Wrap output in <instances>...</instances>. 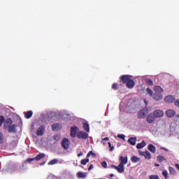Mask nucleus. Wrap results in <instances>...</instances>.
<instances>
[{
    "mask_svg": "<svg viewBox=\"0 0 179 179\" xmlns=\"http://www.w3.org/2000/svg\"><path fill=\"white\" fill-rule=\"evenodd\" d=\"M157 161L159 163H163V162H166L167 160L164 156L159 155L157 157Z\"/></svg>",
    "mask_w": 179,
    "mask_h": 179,
    "instance_id": "nucleus-23",
    "label": "nucleus"
},
{
    "mask_svg": "<svg viewBox=\"0 0 179 179\" xmlns=\"http://www.w3.org/2000/svg\"><path fill=\"white\" fill-rule=\"evenodd\" d=\"M33 160H36V158H29L28 159H27L28 163H31V162H33Z\"/></svg>",
    "mask_w": 179,
    "mask_h": 179,
    "instance_id": "nucleus-47",
    "label": "nucleus"
},
{
    "mask_svg": "<svg viewBox=\"0 0 179 179\" xmlns=\"http://www.w3.org/2000/svg\"><path fill=\"white\" fill-rule=\"evenodd\" d=\"M174 106H176V107H179V99L174 101Z\"/></svg>",
    "mask_w": 179,
    "mask_h": 179,
    "instance_id": "nucleus-45",
    "label": "nucleus"
},
{
    "mask_svg": "<svg viewBox=\"0 0 179 179\" xmlns=\"http://www.w3.org/2000/svg\"><path fill=\"white\" fill-rule=\"evenodd\" d=\"M153 99L156 101H159V100H162V99H163V97L162 96V95H159V93H155L153 95Z\"/></svg>",
    "mask_w": 179,
    "mask_h": 179,
    "instance_id": "nucleus-18",
    "label": "nucleus"
},
{
    "mask_svg": "<svg viewBox=\"0 0 179 179\" xmlns=\"http://www.w3.org/2000/svg\"><path fill=\"white\" fill-rule=\"evenodd\" d=\"M62 128V125L59 123H55L52 125V131H59Z\"/></svg>",
    "mask_w": 179,
    "mask_h": 179,
    "instance_id": "nucleus-14",
    "label": "nucleus"
},
{
    "mask_svg": "<svg viewBox=\"0 0 179 179\" xmlns=\"http://www.w3.org/2000/svg\"><path fill=\"white\" fill-rule=\"evenodd\" d=\"M152 114L154 115L155 118H160L163 117V115H164V112H163V110H156L155 111H154V113H152Z\"/></svg>",
    "mask_w": 179,
    "mask_h": 179,
    "instance_id": "nucleus-9",
    "label": "nucleus"
},
{
    "mask_svg": "<svg viewBox=\"0 0 179 179\" xmlns=\"http://www.w3.org/2000/svg\"><path fill=\"white\" fill-rule=\"evenodd\" d=\"M8 132H13V134L16 133V124H11L8 128Z\"/></svg>",
    "mask_w": 179,
    "mask_h": 179,
    "instance_id": "nucleus-17",
    "label": "nucleus"
},
{
    "mask_svg": "<svg viewBox=\"0 0 179 179\" xmlns=\"http://www.w3.org/2000/svg\"><path fill=\"white\" fill-rule=\"evenodd\" d=\"M129 143L131 145V146H135L136 145V137H131L128 139Z\"/></svg>",
    "mask_w": 179,
    "mask_h": 179,
    "instance_id": "nucleus-15",
    "label": "nucleus"
},
{
    "mask_svg": "<svg viewBox=\"0 0 179 179\" xmlns=\"http://www.w3.org/2000/svg\"><path fill=\"white\" fill-rule=\"evenodd\" d=\"M44 157H45V155L43 153H40L38 154L35 159L38 161V160H41V159H44Z\"/></svg>",
    "mask_w": 179,
    "mask_h": 179,
    "instance_id": "nucleus-28",
    "label": "nucleus"
},
{
    "mask_svg": "<svg viewBox=\"0 0 179 179\" xmlns=\"http://www.w3.org/2000/svg\"><path fill=\"white\" fill-rule=\"evenodd\" d=\"M93 169V164H91L89 168H88V170L90 171Z\"/></svg>",
    "mask_w": 179,
    "mask_h": 179,
    "instance_id": "nucleus-50",
    "label": "nucleus"
},
{
    "mask_svg": "<svg viewBox=\"0 0 179 179\" xmlns=\"http://www.w3.org/2000/svg\"><path fill=\"white\" fill-rule=\"evenodd\" d=\"M120 166L121 167L124 168V166H125V164H127V163H128V157H123V156H120Z\"/></svg>",
    "mask_w": 179,
    "mask_h": 179,
    "instance_id": "nucleus-5",
    "label": "nucleus"
},
{
    "mask_svg": "<svg viewBox=\"0 0 179 179\" xmlns=\"http://www.w3.org/2000/svg\"><path fill=\"white\" fill-rule=\"evenodd\" d=\"M112 167L113 169H115V170H117V171H118L119 173H124V171L125 170V169H124L123 167L120 166V164L118 165V166L113 165Z\"/></svg>",
    "mask_w": 179,
    "mask_h": 179,
    "instance_id": "nucleus-16",
    "label": "nucleus"
},
{
    "mask_svg": "<svg viewBox=\"0 0 179 179\" xmlns=\"http://www.w3.org/2000/svg\"><path fill=\"white\" fill-rule=\"evenodd\" d=\"M162 175L164 176L165 179L169 178V173L167 172V171H163Z\"/></svg>",
    "mask_w": 179,
    "mask_h": 179,
    "instance_id": "nucleus-34",
    "label": "nucleus"
},
{
    "mask_svg": "<svg viewBox=\"0 0 179 179\" xmlns=\"http://www.w3.org/2000/svg\"><path fill=\"white\" fill-rule=\"evenodd\" d=\"M3 143V134L0 131V145Z\"/></svg>",
    "mask_w": 179,
    "mask_h": 179,
    "instance_id": "nucleus-36",
    "label": "nucleus"
},
{
    "mask_svg": "<svg viewBox=\"0 0 179 179\" xmlns=\"http://www.w3.org/2000/svg\"><path fill=\"white\" fill-rule=\"evenodd\" d=\"M145 146L146 142H145V141H143L141 143L137 144L136 148L138 149H143V148H145Z\"/></svg>",
    "mask_w": 179,
    "mask_h": 179,
    "instance_id": "nucleus-19",
    "label": "nucleus"
},
{
    "mask_svg": "<svg viewBox=\"0 0 179 179\" xmlns=\"http://www.w3.org/2000/svg\"><path fill=\"white\" fill-rule=\"evenodd\" d=\"M144 157L146 160H150L152 159V155L150 152L148 150H145V153L144 154Z\"/></svg>",
    "mask_w": 179,
    "mask_h": 179,
    "instance_id": "nucleus-22",
    "label": "nucleus"
},
{
    "mask_svg": "<svg viewBox=\"0 0 179 179\" xmlns=\"http://www.w3.org/2000/svg\"><path fill=\"white\" fill-rule=\"evenodd\" d=\"M83 127L85 131H86V132H90V127H89V123L84 122L83 124Z\"/></svg>",
    "mask_w": 179,
    "mask_h": 179,
    "instance_id": "nucleus-26",
    "label": "nucleus"
},
{
    "mask_svg": "<svg viewBox=\"0 0 179 179\" xmlns=\"http://www.w3.org/2000/svg\"><path fill=\"white\" fill-rule=\"evenodd\" d=\"M77 177L78 178H86V173H83V172H78L77 173Z\"/></svg>",
    "mask_w": 179,
    "mask_h": 179,
    "instance_id": "nucleus-27",
    "label": "nucleus"
},
{
    "mask_svg": "<svg viewBox=\"0 0 179 179\" xmlns=\"http://www.w3.org/2000/svg\"><path fill=\"white\" fill-rule=\"evenodd\" d=\"M101 166H102V167H103L104 169H107V162H101Z\"/></svg>",
    "mask_w": 179,
    "mask_h": 179,
    "instance_id": "nucleus-44",
    "label": "nucleus"
},
{
    "mask_svg": "<svg viewBox=\"0 0 179 179\" xmlns=\"http://www.w3.org/2000/svg\"><path fill=\"white\" fill-rule=\"evenodd\" d=\"M164 101H166V103H174L176 101V98L174 96L169 95L164 98Z\"/></svg>",
    "mask_w": 179,
    "mask_h": 179,
    "instance_id": "nucleus-13",
    "label": "nucleus"
},
{
    "mask_svg": "<svg viewBox=\"0 0 179 179\" xmlns=\"http://www.w3.org/2000/svg\"><path fill=\"white\" fill-rule=\"evenodd\" d=\"M155 120H156V117L153 113H150L147 117V122H148V124H153Z\"/></svg>",
    "mask_w": 179,
    "mask_h": 179,
    "instance_id": "nucleus-10",
    "label": "nucleus"
},
{
    "mask_svg": "<svg viewBox=\"0 0 179 179\" xmlns=\"http://www.w3.org/2000/svg\"><path fill=\"white\" fill-rule=\"evenodd\" d=\"M44 132H45V127L43 125H41L36 130V135L38 136H43L44 135Z\"/></svg>",
    "mask_w": 179,
    "mask_h": 179,
    "instance_id": "nucleus-7",
    "label": "nucleus"
},
{
    "mask_svg": "<svg viewBox=\"0 0 179 179\" xmlns=\"http://www.w3.org/2000/svg\"><path fill=\"white\" fill-rule=\"evenodd\" d=\"M110 177L111 178L114 177V174L113 173L110 174Z\"/></svg>",
    "mask_w": 179,
    "mask_h": 179,
    "instance_id": "nucleus-54",
    "label": "nucleus"
},
{
    "mask_svg": "<svg viewBox=\"0 0 179 179\" xmlns=\"http://www.w3.org/2000/svg\"><path fill=\"white\" fill-rule=\"evenodd\" d=\"M77 137L78 139H87V138H89V134L83 131H81L77 133Z\"/></svg>",
    "mask_w": 179,
    "mask_h": 179,
    "instance_id": "nucleus-3",
    "label": "nucleus"
},
{
    "mask_svg": "<svg viewBox=\"0 0 179 179\" xmlns=\"http://www.w3.org/2000/svg\"><path fill=\"white\" fill-rule=\"evenodd\" d=\"M24 117H25V118H27V120H29V118H31V117H33V111L29 110L28 112H27L26 113H24Z\"/></svg>",
    "mask_w": 179,
    "mask_h": 179,
    "instance_id": "nucleus-21",
    "label": "nucleus"
},
{
    "mask_svg": "<svg viewBox=\"0 0 179 179\" xmlns=\"http://www.w3.org/2000/svg\"><path fill=\"white\" fill-rule=\"evenodd\" d=\"M11 145L15 148L17 146V141H14L11 143Z\"/></svg>",
    "mask_w": 179,
    "mask_h": 179,
    "instance_id": "nucleus-43",
    "label": "nucleus"
},
{
    "mask_svg": "<svg viewBox=\"0 0 179 179\" xmlns=\"http://www.w3.org/2000/svg\"><path fill=\"white\" fill-rule=\"evenodd\" d=\"M145 151L143 152V151L138 150V154L140 156H145Z\"/></svg>",
    "mask_w": 179,
    "mask_h": 179,
    "instance_id": "nucleus-46",
    "label": "nucleus"
},
{
    "mask_svg": "<svg viewBox=\"0 0 179 179\" xmlns=\"http://www.w3.org/2000/svg\"><path fill=\"white\" fill-rule=\"evenodd\" d=\"M90 156L96 157V154L93 151H90L87 155V157H90Z\"/></svg>",
    "mask_w": 179,
    "mask_h": 179,
    "instance_id": "nucleus-33",
    "label": "nucleus"
},
{
    "mask_svg": "<svg viewBox=\"0 0 179 179\" xmlns=\"http://www.w3.org/2000/svg\"><path fill=\"white\" fill-rule=\"evenodd\" d=\"M145 101V104H148V103H146V101Z\"/></svg>",
    "mask_w": 179,
    "mask_h": 179,
    "instance_id": "nucleus-56",
    "label": "nucleus"
},
{
    "mask_svg": "<svg viewBox=\"0 0 179 179\" xmlns=\"http://www.w3.org/2000/svg\"><path fill=\"white\" fill-rule=\"evenodd\" d=\"M78 128L76 126H73L71 128V138H76L78 136Z\"/></svg>",
    "mask_w": 179,
    "mask_h": 179,
    "instance_id": "nucleus-6",
    "label": "nucleus"
},
{
    "mask_svg": "<svg viewBox=\"0 0 179 179\" xmlns=\"http://www.w3.org/2000/svg\"><path fill=\"white\" fill-rule=\"evenodd\" d=\"M80 156H83V153L82 152L78 154V157H80Z\"/></svg>",
    "mask_w": 179,
    "mask_h": 179,
    "instance_id": "nucleus-48",
    "label": "nucleus"
},
{
    "mask_svg": "<svg viewBox=\"0 0 179 179\" xmlns=\"http://www.w3.org/2000/svg\"><path fill=\"white\" fill-rule=\"evenodd\" d=\"M112 89H113V90H117L118 89V84L117 83L113 84Z\"/></svg>",
    "mask_w": 179,
    "mask_h": 179,
    "instance_id": "nucleus-38",
    "label": "nucleus"
},
{
    "mask_svg": "<svg viewBox=\"0 0 179 179\" xmlns=\"http://www.w3.org/2000/svg\"><path fill=\"white\" fill-rule=\"evenodd\" d=\"M117 138H120V139L125 141V135H124V134H118Z\"/></svg>",
    "mask_w": 179,
    "mask_h": 179,
    "instance_id": "nucleus-40",
    "label": "nucleus"
},
{
    "mask_svg": "<svg viewBox=\"0 0 179 179\" xmlns=\"http://www.w3.org/2000/svg\"><path fill=\"white\" fill-rule=\"evenodd\" d=\"M150 179H160L157 175H151L149 177Z\"/></svg>",
    "mask_w": 179,
    "mask_h": 179,
    "instance_id": "nucleus-37",
    "label": "nucleus"
},
{
    "mask_svg": "<svg viewBox=\"0 0 179 179\" xmlns=\"http://www.w3.org/2000/svg\"><path fill=\"white\" fill-rule=\"evenodd\" d=\"M126 86L127 89H134L135 87V81L130 78V80L126 83Z\"/></svg>",
    "mask_w": 179,
    "mask_h": 179,
    "instance_id": "nucleus-12",
    "label": "nucleus"
},
{
    "mask_svg": "<svg viewBox=\"0 0 179 179\" xmlns=\"http://www.w3.org/2000/svg\"><path fill=\"white\" fill-rule=\"evenodd\" d=\"M166 115L168 118H173L176 115V110L173 109H169L166 111Z\"/></svg>",
    "mask_w": 179,
    "mask_h": 179,
    "instance_id": "nucleus-11",
    "label": "nucleus"
},
{
    "mask_svg": "<svg viewBox=\"0 0 179 179\" xmlns=\"http://www.w3.org/2000/svg\"><path fill=\"white\" fill-rule=\"evenodd\" d=\"M145 83H147L148 86H153V81L150 79H145Z\"/></svg>",
    "mask_w": 179,
    "mask_h": 179,
    "instance_id": "nucleus-32",
    "label": "nucleus"
},
{
    "mask_svg": "<svg viewBox=\"0 0 179 179\" xmlns=\"http://www.w3.org/2000/svg\"><path fill=\"white\" fill-rule=\"evenodd\" d=\"M161 149H162L163 150H166V152L169 150H167V149H166L164 148H162Z\"/></svg>",
    "mask_w": 179,
    "mask_h": 179,
    "instance_id": "nucleus-53",
    "label": "nucleus"
},
{
    "mask_svg": "<svg viewBox=\"0 0 179 179\" xmlns=\"http://www.w3.org/2000/svg\"><path fill=\"white\" fill-rule=\"evenodd\" d=\"M132 76H129V75H123L122 76H120V81L122 82V83H123V85H125V83H127L128 81L131 79Z\"/></svg>",
    "mask_w": 179,
    "mask_h": 179,
    "instance_id": "nucleus-4",
    "label": "nucleus"
},
{
    "mask_svg": "<svg viewBox=\"0 0 179 179\" xmlns=\"http://www.w3.org/2000/svg\"><path fill=\"white\" fill-rule=\"evenodd\" d=\"M176 118H179V115H176Z\"/></svg>",
    "mask_w": 179,
    "mask_h": 179,
    "instance_id": "nucleus-55",
    "label": "nucleus"
},
{
    "mask_svg": "<svg viewBox=\"0 0 179 179\" xmlns=\"http://www.w3.org/2000/svg\"><path fill=\"white\" fill-rule=\"evenodd\" d=\"M155 167H159V166H160V164H155Z\"/></svg>",
    "mask_w": 179,
    "mask_h": 179,
    "instance_id": "nucleus-52",
    "label": "nucleus"
},
{
    "mask_svg": "<svg viewBox=\"0 0 179 179\" xmlns=\"http://www.w3.org/2000/svg\"><path fill=\"white\" fill-rule=\"evenodd\" d=\"M148 114H149V110L148 108H144L138 112L137 118H138V120H143Z\"/></svg>",
    "mask_w": 179,
    "mask_h": 179,
    "instance_id": "nucleus-1",
    "label": "nucleus"
},
{
    "mask_svg": "<svg viewBox=\"0 0 179 179\" xmlns=\"http://www.w3.org/2000/svg\"><path fill=\"white\" fill-rule=\"evenodd\" d=\"M102 141H110V138L108 137H105L104 138H102Z\"/></svg>",
    "mask_w": 179,
    "mask_h": 179,
    "instance_id": "nucleus-49",
    "label": "nucleus"
},
{
    "mask_svg": "<svg viewBox=\"0 0 179 179\" xmlns=\"http://www.w3.org/2000/svg\"><path fill=\"white\" fill-rule=\"evenodd\" d=\"M5 122V117L3 115L0 116V125H2Z\"/></svg>",
    "mask_w": 179,
    "mask_h": 179,
    "instance_id": "nucleus-35",
    "label": "nucleus"
},
{
    "mask_svg": "<svg viewBox=\"0 0 179 179\" xmlns=\"http://www.w3.org/2000/svg\"><path fill=\"white\" fill-rule=\"evenodd\" d=\"M169 171L170 173H171L172 174H174V173H176V169H174V168L169 166Z\"/></svg>",
    "mask_w": 179,
    "mask_h": 179,
    "instance_id": "nucleus-41",
    "label": "nucleus"
},
{
    "mask_svg": "<svg viewBox=\"0 0 179 179\" xmlns=\"http://www.w3.org/2000/svg\"><path fill=\"white\" fill-rule=\"evenodd\" d=\"M108 146L110 148V151L113 152L114 150V146L111 145V143H110V142L108 143Z\"/></svg>",
    "mask_w": 179,
    "mask_h": 179,
    "instance_id": "nucleus-42",
    "label": "nucleus"
},
{
    "mask_svg": "<svg viewBox=\"0 0 179 179\" xmlns=\"http://www.w3.org/2000/svg\"><path fill=\"white\" fill-rule=\"evenodd\" d=\"M131 161L132 163H138V162H141V158L136 156H132L131 158Z\"/></svg>",
    "mask_w": 179,
    "mask_h": 179,
    "instance_id": "nucleus-25",
    "label": "nucleus"
},
{
    "mask_svg": "<svg viewBox=\"0 0 179 179\" xmlns=\"http://www.w3.org/2000/svg\"><path fill=\"white\" fill-rule=\"evenodd\" d=\"M148 150H150V152H152V153H156V147H155L153 144H150L148 145Z\"/></svg>",
    "mask_w": 179,
    "mask_h": 179,
    "instance_id": "nucleus-20",
    "label": "nucleus"
},
{
    "mask_svg": "<svg viewBox=\"0 0 179 179\" xmlns=\"http://www.w3.org/2000/svg\"><path fill=\"white\" fill-rule=\"evenodd\" d=\"M147 92L148 93V94H150V96H153V91H152L150 90V88H147Z\"/></svg>",
    "mask_w": 179,
    "mask_h": 179,
    "instance_id": "nucleus-39",
    "label": "nucleus"
},
{
    "mask_svg": "<svg viewBox=\"0 0 179 179\" xmlns=\"http://www.w3.org/2000/svg\"><path fill=\"white\" fill-rule=\"evenodd\" d=\"M70 143H71V141H69V139L64 138L62 139L61 145H62V147L64 148L65 150H68V149H69Z\"/></svg>",
    "mask_w": 179,
    "mask_h": 179,
    "instance_id": "nucleus-2",
    "label": "nucleus"
},
{
    "mask_svg": "<svg viewBox=\"0 0 179 179\" xmlns=\"http://www.w3.org/2000/svg\"><path fill=\"white\" fill-rule=\"evenodd\" d=\"M154 92H156L157 93H162L163 88H162V87H160V86H155Z\"/></svg>",
    "mask_w": 179,
    "mask_h": 179,
    "instance_id": "nucleus-24",
    "label": "nucleus"
},
{
    "mask_svg": "<svg viewBox=\"0 0 179 179\" xmlns=\"http://www.w3.org/2000/svg\"><path fill=\"white\" fill-rule=\"evenodd\" d=\"M87 163H89V158L84 159L80 161V164H83V166H86V164H87Z\"/></svg>",
    "mask_w": 179,
    "mask_h": 179,
    "instance_id": "nucleus-31",
    "label": "nucleus"
},
{
    "mask_svg": "<svg viewBox=\"0 0 179 179\" xmlns=\"http://www.w3.org/2000/svg\"><path fill=\"white\" fill-rule=\"evenodd\" d=\"M176 167L178 169V170H179V164H176Z\"/></svg>",
    "mask_w": 179,
    "mask_h": 179,
    "instance_id": "nucleus-51",
    "label": "nucleus"
},
{
    "mask_svg": "<svg viewBox=\"0 0 179 179\" xmlns=\"http://www.w3.org/2000/svg\"><path fill=\"white\" fill-rule=\"evenodd\" d=\"M13 121H12V119L7 118L3 124V129H8V128L12 125Z\"/></svg>",
    "mask_w": 179,
    "mask_h": 179,
    "instance_id": "nucleus-8",
    "label": "nucleus"
},
{
    "mask_svg": "<svg viewBox=\"0 0 179 179\" xmlns=\"http://www.w3.org/2000/svg\"><path fill=\"white\" fill-rule=\"evenodd\" d=\"M53 139L56 142H58V141H59L61 139V136L59 134H55L53 136Z\"/></svg>",
    "mask_w": 179,
    "mask_h": 179,
    "instance_id": "nucleus-30",
    "label": "nucleus"
},
{
    "mask_svg": "<svg viewBox=\"0 0 179 179\" xmlns=\"http://www.w3.org/2000/svg\"><path fill=\"white\" fill-rule=\"evenodd\" d=\"M58 163V159H52L50 162H48L49 166H52L53 164H57Z\"/></svg>",
    "mask_w": 179,
    "mask_h": 179,
    "instance_id": "nucleus-29",
    "label": "nucleus"
}]
</instances>
